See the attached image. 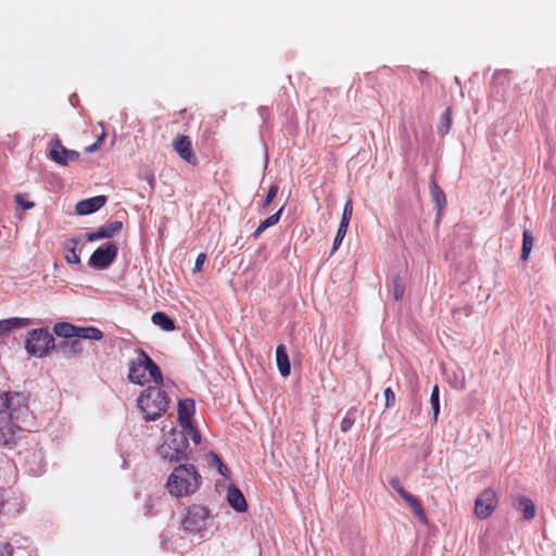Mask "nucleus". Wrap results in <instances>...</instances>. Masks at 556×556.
Instances as JSON below:
<instances>
[{"mask_svg":"<svg viewBox=\"0 0 556 556\" xmlns=\"http://www.w3.org/2000/svg\"><path fill=\"white\" fill-rule=\"evenodd\" d=\"M402 500L407 504V506L413 510L415 516L419 519V521L426 523L427 522V516L422 508V505L420 501L409 494L408 492L402 496Z\"/></svg>","mask_w":556,"mask_h":556,"instance_id":"21","label":"nucleus"},{"mask_svg":"<svg viewBox=\"0 0 556 556\" xmlns=\"http://www.w3.org/2000/svg\"><path fill=\"white\" fill-rule=\"evenodd\" d=\"M106 203L105 195H97L79 201L76 204V213L78 215H89L100 210Z\"/></svg>","mask_w":556,"mask_h":556,"instance_id":"13","label":"nucleus"},{"mask_svg":"<svg viewBox=\"0 0 556 556\" xmlns=\"http://www.w3.org/2000/svg\"><path fill=\"white\" fill-rule=\"evenodd\" d=\"M118 248L113 242H108L105 247L98 248L90 256L91 266L100 269L108 268L116 258Z\"/></svg>","mask_w":556,"mask_h":556,"instance_id":"7","label":"nucleus"},{"mask_svg":"<svg viewBox=\"0 0 556 556\" xmlns=\"http://www.w3.org/2000/svg\"><path fill=\"white\" fill-rule=\"evenodd\" d=\"M497 505L496 492L492 489L484 490L475 502V514L480 519L492 515Z\"/></svg>","mask_w":556,"mask_h":556,"instance_id":"8","label":"nucleus"},{"mask_svg":"<svg viewBox=\"0 0 556 556\" xmlns=\"http://www.w3.org/2000/svg\"><path fill=\"white\" fill-rule=\"evenodd\" d=\"M356 408H350L346 415L343 417L340 424V430L342 432H348L355 422Z\"/></svg>","mask_w":556,"mask_h":556,"instance_id":"31","label":"nucleus"},{"mask_svg":"<svg viewBox=\"0 0 556 556\" xmlns=\"http://www.w3.org/2000/svg\"><path fill=\"white\" fill-rule=\"evenodd\" d=\"M205 260H206V255L204 253H200L197 256L194 267H193V273H199L202 270V266H203Z\"/></svg>","mask_w":556,"mask_h":556,"instance_id":"42","label":"nucleus"},{"mask_svg":"<svg viewBox=\"0 0 556 556\" xmlns=\"http://www.w3.org/2000/svg\"><path fill=\"white\" fill-rule=\"evenodd\" d=\"M201 484V476L190 464L177 466L169 475L166 489L170 495L180 497L193 494Z\"/></svg>","mask_w":556,"mask_h":556,"instance_id":"1","label":"nucleus"},{"mask_svg":"<svg viewBox=\"0 0 556 556\" xmlns=\"http://www.w3.org/2000/svg\"><path fill=\"white\" fill-rule=\"evenodd\" d=\"M23 420H16L12 418L0 419V445L12 447L15 445L17 440V433L22 430L20 425Z\"/></svg>","mask_w":556,"mask_h":556,"instance_id":"9","label":"nucleus"},{"mask_svg":"<svg viewBox=\"0 0 556 556\" xmlns=\"http://www.w3.org/2000/svg\"><path fill=\"white\" fill-rule=\"evenodd\" d=\"M28 318L12 317L0 320V337L9 336L13 330L23 329L29 326Z\"/></svg>","mask_w":556,"mask_h":556,"instance_id":"16","label":"nucleus"},{"mask_svg":"<svg viewBox=\"0 0 556 556\" xmlns=\"http://www.w3.org/2000/svg\"><path fill=\"white\" fill-rule=\"evenodd\" d=\"M452 123V116H451V109H447L442 115H441V122L439 126V132L442 135H445L448 132L451 128Z\"/></svg>","mask_w":556,"mask_h":556,"instance_id":"32","label":"nucleus"},{"mask_svg":"<svg viewBox=\"0 0 556 556\" xmlns=\"http://www.w3.org/2000/svg\"><path fill=\"white\" fill-rule=\"evenodd\" d=\"M282 211H283V206L280 207L276 213H274L273 215L267 217L265 220H262L260 223V225L257 226V228L252 233V237L254 239H257L268 227H271V226H275L276 224H278V222L281 217Z\"/></svg>","mask_w":556,"mask_h":556,"instance_id":"23","label":"nucleus"},{"mask_svg":"<svg viewBox=\"0 0 556 556\" xmlns=\"http://www.w3.org/2000/svg\"><path fill=\"white\" fill-rule=\"evenodd\" d=\"M533 244H534V238L532 236V232L528 229H525L523 233H522V248H521V254H520L521 261H523V262L528 261L530 253L533 249Z\"/></svg>","mask_w":556,"mask_h":556,"instance_id":"25","label":"nucleus"},{"mask_svg":"<svg viewBox=\"0 0 556 556\" xmlns=\"http://www.w3.org/2000/svg\"><path fill=\"white\" fill-rule=\"evenodd\" d=\"M278 190H279L278 185L274 184L270 186V188L268 189L267 194L264 199V203H263L264 207H267L273 202V200L275 199V197L278 193Z\"/></svg>","mask_w":556,"mask_h":556,"instance_id":"37","label":"nucleus"},{"mask_svg":"<svg viewBox=\"0 0 556 556\" xmlns=\"http://www.w3.org/2000/svg\"><path fill=\"white\" fill-rule=\"evenodd\" d=\"M182 432L186 434V439L188 440V437L195 443L200 444L201 442V434L200 432L193 427L192 424H189V427H181Z\"/></svg>","mask_w":556,"mask_h":556,"instance_id":"34","label":"nucleus"},{"mask_svg":"<svg viewBox=\"0 0 556 556\" xmlns=\"http://www.w3.org/2000/svg\"><path fill=\"white\" fill-rule=\"evenodd\" d=\"M211 458H212V465H215L217 467V470L218 472L224 476V477H227L228 475V468L227 466L223 463V460L220 459V457L215 454L214 452H212L210 454Z\"/></svg>","mask_w":556,"mask_h":556,"instance_id":"35","label":"nucleus"},{"mask_svg":"<svg viewBox=\"0 0 556 556\" xmlns=\"http://www.w3.org/2000/svg\"><path fill=\"white\" fill-rule=\"evenodd\" d=\"M76 338L100 341L103 338V333L96 327H77Z\"/></svg>","mask_w":556,"mask_h":556,"instance_id":"26","label":"nucleus"},{"mask_svg":"<svg viewBox=\"0 0 556 556\" xmlns=\"http://www.w3.org/2000/svg\"><path fill=\"white\" fill-rule=\"evenodd\" d=\"M173 149L185 162L197 165L198 159L192 150L191 139L186 135H177L173 140Z\"/></svg>","mask_w":556,"mask_h":556,"instance_id":"11","label":"nucleus"},{"mask_svg":"<svg viewBox=\"0 0 556 556\" xmlns=\"http://www.w3.org/2000/svg\"><path fill=\"white\" fill-rule=\"evenodd\" d=\"M142 352L143 350L137 351V356L132 359H130L128 364V379L130 382L143 386L149 380L146 377V366L142 358Z\"/></svg>","mask_w":556,"mask_h":556,"instance_id":"12","label":"nucleus"},{"mask_svg":"<svg viewBox=\"0 0 556 556\" xmlns=\"http://www.w3.org/2000/svg\"><path fill=\"white\" fill-rule=\"evenodd\" d=\"M227 501L229 505L239 513H243L248 509L245 497L237 486H229L227 491Z\"/></svg>","mask_w":556,"mask_h":556,"instance_id":"17","label":"nucleus"},{"mask_svg":"<svg viewBox=\"0 0 556 556\" xmlns=\"http://www.w3.org/2000/svg\"><path fill=\"white\" fill-rule=\"evenodd\" d=\"M383 393H384V397H386V403H384L386 408L392 407L395 403L394 392L392 391L391 388H387V389H384Z\"/></svg>","mask_w":556,"mask_h":556,"instance_id":"40","label":"nucleus"},{"mask_svg":"<svg viewBox=\"0 0 556 556\" xmlns=\"http://www.w3.org/2000/svg\"><path fill=\"white\" fill-rule=\"evenodd\" d=\"M152 321L154 325L161 327L165 331H173L175 329V323L163 312H156L152 315Z\"/></svg>","mask_w":556,"mask_h":556,"instance_id":"27","label":"nucleus"},{"mask_svg":"<svg viewBox=\"0 0 556 556\" xmlns=\"http://www.w3.org/2000/svg\"><path fill=\"white\" fill-rule=\"evenodd\" d=\"M210 511L206 507L192 505L187 509V514L182 519V527L191 533H199L206 529Z\"/></svg>","mask_w":556,"mask_h":556,"instance_id":"6","label":"nucleus"},{"mask_svg":"<svg viewBox=\"0 0 556 556\" xmlns=\"http://www.w3.org/2000/svg\"><path fill=\"white\" fill-rule=\"evenodd\" d=\"M0 556H13V546L10 543L0 544Z\"/></svg>","mask_w":556,"mask_h":556,"instance_id":"43","label":"nucleus"},{"mask_svg":"<svg viewBox=\"0 0 556 556\" xmlns=\"http://www.w3.org/2000/svg\"><path fill=\"white\" fill-rule=\"evenodd\" d=\"M15 203L20 205L23 210H30L34 207V203L31 201L25 200V197L22 193H17L14 197Z\"/></svg>","mask_w":556,"mask_h":556,"instance_id":"38","label":"nucleus"},{"mask_svg":"<svg viewBox=\"0 0 556 556\" xmlns=\"http://www.w3.org/2000/svg\"><path fill=\"white\" fill-rule=\"evenodd\" d=\"M440 393H439V387L435 384L432 388L431 395H430V404L432 409V421L437 422L438 416L440 413Z\"/></svg>","mask_w":556,"mask_h":556,"instance_id":"30","label":"nucleus"},{"mask_svg":"<svg viewBox=\"0 0 556 556\" xmlns=\"http://www.w3.org/2000/svg\"><path fill=\"white\" fill-rule=\"evenodd\" d=\"M142 358L146 366V372L148 371L153 382L156 384L155 387L161 388L163 384V375L161 372L160 367L151 359V357L142 352Z\"/></svg>","mask_w":556,"mask_h":556,"instance_id":"20","label":"nucleus"},{"mask_svg":"<svg viewBox=\"0 0 556 556\" xmlns=\"http://www.w3.org/2000/svg\"><path fill=\"white\" fill-rule=\"evenodd\" d=\"M104 137H105V132H102L101 136H99L98 139L94 142H98V146L100 147V144L102 143Z\"/></svg>","mask_w":556,"mask_h":556,"instance_id":"47","label":"nucleus"},{"mask_svg":"<svg viewBox=\"0 0 556 556\" xmlns=\"http://www.w3.org/2000/svg\"><path fill=\"white\" fill-rule=\"evenodd\" d=\"M389 483L401 497L407 493V491L403 488L401 480L397 477L391 478Z\"/></svg>","mask_w":556,"mask_h":556,"instance_id":"39","label":"nucleus"},{"mask_svg":"<svg viewBox=\"0 0 556 556\" xmlns=\"http://www.w3.org/2000/svg\"><path fill=\"white\" fill-rule=\"evenodd\" d=\"M79 239L72 238L64 242V257L70 264H80V257L76 252V248L79 244Z\"/></svg>","mask_w":556,"mask_h":556,"instance_id":"22","label":"nucleus"},{"mask_svg":"<svg viewBox=\"0 0 556 556\" xmlns=\"http://www.w3.org/2000/svg\"><path fill=\"white\" fill-rule=\"evenodd\" d=\"M276 364L282 377H288L290 375L291 366L285 344H279L276 349Z\"/></svg>","mask_w":556,"mask_h":556,"instance_id":"18","label":"nucleus"},{"mask_svg":"<svg viewBox=\"0 0 556 556\" xmlns=\"http://www.w3.org/2000/svg\"><path fill=\"white\" fill-rule=\"evenodd\" d=\"M519 507L523 513V517L527 520H531L535 516V505L534 503L527 497H521L519 500Z\"/></svg>","mask_w":556,"mask_h":556,"instance_id":"29","label":"nucleus"},{"mask_svg":"<svg viewBox=\"0 0 556 556\" xmlns=\"http://www.w3.org/2000/svg\"><path fill=\"white\" fill-rule=\"evenodd\" d=\"M195 405L191 399H185L178 403V421L181 427H189L192 415L194 414Z\"/></svg>","mask_w":556,"mask_h":556,"instance_id":"15","label":"nucleus"},{"mask_svg":"<svg viewBox=\"0 0 556 556\" xmlns=\"http://www.w3.org/2000/svg\"><path fill=\"white\" fill-rule=\"evenodd\" d=\"M352 215H353V201H352V199H349L344 204L340 224L349 226Z\"/></svg>","mask_w":556,"mask_h":556,"instance_id":"33","label":"nucleus"},{"mask_svg":"<svg viewBox=\"0 0 556 556\" xmlns=\"http://www.w3.org/2000/svg\"><path fill=\"white\" fill-rule=\"evenodd\" d=\"M348 227L349 226L343 225V224L339 225V228L337 230V235H336V238H334V241H333L332 252L336 251L337 249H339V247L341 245L342 240H343V238L346 235Z\"/></svg>","mask_w":556,"mask_h":556,"instance_id":"36","label":"nucleus"},{"mask_svg":"<svg viewBox=\"0 0 556 556\" xmlns=\"http://www.w3.org/2000/svg\"><path fill=\"white\" fill-rule=\"evenodd\" d=\"M138 406L146 420H156L167 410L170 400L159 387H148L138 397Z\"/></svg>","mask_w":556,"mask_h":556,"instance_id":"2","label":"nucleus"},{"mask_svg":"<svg viewBox=\"0 0 556 556\" xmlns=\"http://www.w3.org/2000/svg\"><path fill=\"white\" fill-rule=\"evenodd\" d=\"M97 149H99L98 142H93L92 144L85 148V152L91 153V152L96 151Z\"/></svg>","mask_w":556,"mask_h":556,"instance_id":"46","label":"nucleus"},{"mask_svg":"<svg viewBox=\"0 0 556 556\" xmlns=\"http://www.w3.org/2000/svg\"><path fill=\"white\" fill-rule=\"evenodd\" d=\"M404 291V286L399 281H395L393 287V296L396 301H400L403 298Z\"/></svg>","mask_w":556,"mask_h":556,"instance_id":"41","label":"nucleus"},{"mask_svg":"<svg viewBox=\"0 0 556 556\" xmlns=\"http://www.w3.org/2000/svg\"><path fill=\"white\" fill-rule=\"evenodd\" d=\"M123 228V223L119 220H114L109 223L108 225H104L102 227H99L96 231L88 232L86 235V238L88 241H97L103 238H111L115 233L119 232Z\"/></svg>","mask_w":556,"mask_h":556,"instance_id":"14","label":"nucleus"},{"mask_svg":"<svg viewBox=\"0 0 556 556\" xmlns=\"http://www.w3.org/2000/svg\"><path fill=\"white\" fill-rule=\"evenodd\" d=\"M63 349L65 354L70 356H75L83 351L84 346L80 339L72 338L64 343Z\"/></svg>","mask_w":556,"mask_h":556,"instance_id":"28","label":"nucleus"},{"mask_svg":"<svg viewBox=\"0 0 556 556\" xmlns=\"http://www.w3.org/2000/svg\"><path fill=\"white\" fill-rule=\"evenodd\" d=\"M7 505H10V503L4 500V491L0 489V515L4 511Z\"/></svg>","mask_w":556,"mask_h":556,"instance_id":"44","label":"nucleus"},{"mask_svg":"<svg viewBox=\"0 0 556 556\" xmlns=\"http://www.w3.org/2000/svg\"><path fill=\"white\" fill-rule=\"evenodd\" d=\"M25 348L30 355L42 357L54 348V338L47 329H34L28 334Z\"/></svg>","mask_w":556,"mask_h":556,"instance_id":"5","label":"nucleus"},{"mask_svg":"<svg viewBox=\"0 0 556 556\" xmlns=\"http://www.w3.org/2000/svg\"><path fill=\"white\" fill-rule=\"evenodd\" d=\"M188 440L182 431L173 430L167 440L159 447V453L164 459L179 462L188 458Z\"/></svg>","mask_w":556,"mask_h":556,"instance_id":"4","label":"nucleus"},{"mask_svg":"<svg viewBox=\"0 0 556 556\" xmlns=\"http://www.w3.org/2000/svg\"><path fill=\"white\" fill-rule=\"evenodd\" d=\"M50 146L49 157L60 165L65 166L68 162H76L80 157L79 152L66 149L59 138L53 139Z\"/></svg>","mask_w":556,"mask_h":556,"instance_id":"10","label":"nucleus"},{"mask_svg":"<svg viewBox=\"0 0 556 556\" xmlns=\"http://www.w3.org/2000/svg\"><path fill=\"white\" fill-rule=\"evenodd\" d=\"M14 501H15L16 508H15V510H14V511H11V509H10V508H8V509H7V514H8V515H14V514H17V513H20V511H21V504L17 502V498H14Z\"/></svg>","mask_w":556,"mask_h":556,"instance_id":"45","label":"nucleus"},{"mask_svg":"<svg viewBox=\"0 0 556 556\" xmlns=\"http://www.w3.org/2000/svg\"><path fill=\"white\" fill-rule=\"evenodd\" d=\"M430 194L438 208V219L441 217L442 211L447 204L444 191L437 184L435 179L430 180Z\"/></svg>","mask_w":556,"mask_h":556,"instance_id":"19","label":"nucleus"},{"mask_svg":"<svg viewBox=\"0 0 556 556\" xmlns=\"http://www.w3.org/2000/svg\"><path fill=\"white\" fill-rule=\"evenodd\" d=\"M53 331L58 337L72 339L76 338L77 326H74L70 323H58L54 325Z\"/></svg>","mask_w":556,"mask_h":556,"instance_id":"24","label":"nucleus"},{"mask_svg":"<svg viewBox=\"0 0 556 556\" xmlns=\"http://www.w3.org/2000/svg\"><path fill=\"white\" fill-rule=\"evenodd\" d=\"M29 414L26 397L20 393L0 392V419H25Z\"/></svg>","mask_w":556,"mask_h":556,"instance_id":"3","label":"nucleus"}]
</instances>
